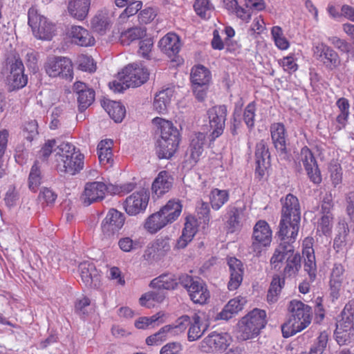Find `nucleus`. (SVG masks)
Wrapping results in <instances>:
<instances>
[{
    "instance_id": "f257e3e1",
    "label": "nucleus",
    "mask_w": 354,
    "mask_h": 354,
    "mask_svg": "<svg viewBox=\"0 0 354 354\" xmlns=\"http://www.w3.org/2000/svg\"><path fill=\"white\" fill-rule=\"evenodd\" d=\"M83 154L69 142H61L55 149V168L60 174L75 175L84 167Z\"/></svg>"
},
{
    "instance_id": "f03ea898",
    "label": "nucleus",
    "mask_w": 354,
    "mask_h": 354,
    "mask_svg": "<svg viewBox=\"0 0 354 354\" xmlns=\"http://www.w3.org/2000/svg\"><path fill=\"white\" fill-rule=\"evenodd\" d=\"M152 122L158 127L160 133V138L156 147L157 154L159 158L169 159L173 156L178 147L179 132L169 120L157 117L153 119Z\"/></svg>"
},
{
    "instance_id": "7ed1b4c3",
    "label": "nucleus",
    "mask_w": 354,
    "mask_h": 354,
    "mask_svg": "<svg viewBox=\"0 0 354 354\" xmlns=\"http://www.w3.org/2000/svg\"><path fill=\"white\" fill-rule=\"evenodd\" d=\"M149 73L143 66L131 64L118 73L117 79L109 82L110 89L114 92L121 93L130 87H138L149 79Z\"/></svg>"
},
{
    "instance_id": "20e7f679",
    "label": "nucleus",
    "mask_w": 354,
    "mask_h": 354,
    "mask_svg": "<svg viewBox=\"0 0 354 354\" xmlns=\"http://www.w3.org/2000/svg\"><path fill=\"white\" fill-rule=\"evenodd\" d=\"M290 314L288 319L281 326L283 336L290 337L301 331L310 324V306L301 301L293 299L288 304Z\"/></svg>"
},
{
    "instance_id": "39448f33",
    "label": "nucleus",
    "mask_w": 354,
    "mask_h": 354,
    "mask_svg": "<svg viewBox=\"0 0 354 354\" xmlns=\"http://www.w3.org/2000/svg\"><path fill=\"white\" fill-rule=\"evenodd\" d=\"M266 313L255 308L244 316L238 324L236 337L244 341L257 336L266 324Z\"/></svg>"
},
{
    "instance_id": "423d86ee",
    "label": "nucleus",
    "mask_w": 354,
    "mask_h": 354,
    "mask_svg": "<svg viewBox=\"0 0 354 354\" xmlns=\"http://www.w3.org/2000/svg\"><path fill=\"white\" fill-rule=\"evenodd\" d=\"M28 25L37 39L46 41L52 39L56 31V26L54 23L40 15L37 10L33 7L28 10Z\"/></svg>"
},
{
    "instance_id": "0eeeda50",
    "label": "nucleus",
    "mask_w": 354,
    "mask_h": 354,
    "mask_svg": "<svg viewBox=\"0 0 354 354\" xmlns=\"http://www.w3.org/2000/svg\"><path fill=\"white\" fill-rule=\"evenodd\" d=\"M272 230L268 223L259 220L253 227L252 236L251 252L255 256L261 255L263 250L270 245L272 241Z\"/></svg>"
},
{
    "instance_id": "6e6552de",
    "label": "nucleus",
    "mask_w": 354,
    "mask_h": 354,
    "mask_svg": "<svg viewBox=\"0 0 354 354\" xmlns=\"http://www.w3.org/2000/svg\"><path fill=\"white\" fill-rule=\"evenodd\" d=\"M180 283L187 290L191 300L195 304H204L210 297L206 284L199 279L186 275L180 278Z\"/></svg>"
},
{
    "instance_id": "1a4fd4ad",
    "label": "nucleus",
    "mask_w": 354,
    "mask_h": 354,
    "mask_svg": "<svg viewBox=\"0 0 354 354\" xmlns=\"http://www.w3.org/2000/svg\"><path fill=\"white\" fill-rule=\"evenodd\" d=\"M46 73L52 77H59L71 80L73 77L72 62L62 57H50L44 64Z\"/></svg>"
},
{
    "instance_id": "9d476101",
    "label": "nucleus",
    "mask_w": 354,
    "mask_h": 354,
    "mask_svg": "<svg viewBox=\"0 0 354 354\" xmlns=\"http://www.w3.org/2000/svg\"><path fill=\"white\" fill-rule=\"evenodd\" d=\"M313 57L329 71L336 70L342 62L338 53L324 43L314 44Z\"/></svg>"
},
{
    "instance_id": "9b49d317",
    "label": "nucleus",
    "mask_w": 354,
    "mask_h": 354,
    "mask_svg": "<svg viewBox=\"0 0 354 354\" xmlns=\"http://www.w3.org/2000/svg\"><path fill=\"white\" fill-rule=\"evenodd\" d=\"M125 216L115 209H111L101 223L102 239L112 238L124 225Z\"/></svg>"
},
{
    "instance_id": "f8f14e48",
    "label": "nucleus",
    "mask_w": 354,
    "mask_h": 354,
    "mask_svg": "<svg viewBox=\"0 0 354 354\" xmlns=\"http://www.w3.org/2000/svg\"><path fill=\"white\" fill-rule=\"evenodd\" d=\"M209 123L212 130V140L219 137L223 132L227 116V107L225 105L215 106L207 111Z\"/></svg>"
},
{
    "instance_id": "ddd939ff",
    "label": "nucleus",
    "mask_w": 354,
    "mask_h": 354,
    "mask_svg": "<svg viewBox=\"0 0 354 354\" xmlns=\"http://www.w3.org/2000/svg\"><path fill=\"white\" fill-rule=\"evenodd\" d=\"M149 200V195L146 190L141 189L133 192L124 203L125 212L130 216H136L143 212L147 207Z\"/></svg>"
},
{
    "instance_id": "4468645a",
    "label": "nucleus",
    "mask_w": 354,
    "mask_h": 354,
    "mask_svg": "<svg viewBox=\"0 0 354 354\" xmlns=\"http://www.w3.org/2000/svg\"><path fill=\"white\" fill-rule=\"evenodd\" d=\"M107 191V185L103 182L94 181L86 183L81 195L82 203L88 206L93 203L103 200Z\"/></svg>"
},
{
    "instance_id": "2eb2a0df",
    "label": "nucleus",
    "mask_w": 354,
    "mask_h": 354,
    "mask_svg": "<svg viewBox=\"0 0 354 354\" xmlns=\"http://www.w3.org/2000/svg\"><path fill=\"white\" fill-rule=\"evenodd\" d=\"M230 342L228 334L212 332L201 342V348L205 353L223 351L230 345Z\"/></svg>"
},
{
    "instance_id": "dca6fc26",
    "label": "nucleus",
    "mask_w": 354,
    "mask_h": 354,
    "mask_svg": "<svg viewBox=\"0 0 354 354\" xmlns=\"http://www.w3.org/2000/svg\"><path fill=\"white\" fill-rule=\"evenodd\" d=\"M270 152L268 144L264 140L257 143L255 147V177L262 179L270 166Z\"/></svg>"
},
{
    "instance_id": "f3484780",
    "label": "nucleus",
    "mask_w": 354,
    "mask_h": 354,
    "mask_svg": "<svg viewBox=\"0 0 354 354\" xmlns=\"http://www.w3.org/2000/svg\"><path fill=\"white\" fill-rule=\"evenodd\" d=\"M281 201L282 203V224L288 221L287 219H293L295 222H300L301 209L297 198L288 194L284 199L281 198Z\"/></svg>"
},
{
    "instance_id": "a211bd4d",
    "label": "nucleus",
    "mask_w": 354,
    "mask_h": 354,
    "mask_svg": "<svg viewBox=\"0 0 354 354\" xmlns=\"http://www.w3.org/2000/svg\"><path fill=\"white\" fill-rule=\"evenodd\" d=\"M270 134L273 145L281 158L288 157L286 137L287 133L283 124L277 122L271 124Z\"/></svg>"
},
{
    "instance_id": "6ab92c4d",
    "label": "nucleus",
    "mask_w": 354,
    "mask_h": 354,
    "mask_svg": "<svg viewBox=\"0 0 354 354\" xmlns=\"http://www.w3.org/2000/svg\"><path fill=\"white\" fill-rule=\"evenodd\" d=\"M79 271L82 282L91 288H98L101 285L100 272L95 266L89 261H84L79 265Z\"/></svg>"
},
{
    "instance_id": "aec40b11",
    "label": "nucleus",
    "mask_w": 354,
    "mask_h": 354,
    "mask_svg": "<svg viewBox=\"0 0 354 354\" xmlns=\"http://www.w3.org/2000/svg\"><path fill=\"white\" fill-rule=\"evenodd\" d=\"M227 263L229 267L230 280L227 288L230 290H236L243 281L244 274L243 263L236 257H228Z\"/></svg>"
},
{
    "instance_id": "412c9836",
    "label": "nucleus",
    "mask_w": 354,
    "mask_h": 354,
    "mask_svg": "<svg viewBox=\"0 0 354 354\" xmlns=\"http://www.w3.org/2000/svg\"><path fill=\"white\" fill-rule=\"evenodd\" d=\"M353 322L351 317H342L339 319L336 324L335 337L339 345H344L349 343L353 337Z\"/></svg>"
},
{
    "instance_id": "4be33fe9",
    "label": "nucleus",
    "mask_w": 354,
    "mask_h": 354,
    "mask_svg": "<svg viewBox=\"0 0 354 354\" xmlns=\"http://www.w3.org/2000/svg\"><path fill=\"white\" fill-rule=\"evenodd\" d=\"M225 227L227 233L239 232L242 228L241 219L243 209L235 205H229L226 209Z\"/></svg>"
},
{
    "instance_id": "5701e85b",
    "label": "nucleus",
    "mask_w": 354,
    "mask_h": 354,
    "mask_svg": "<svg viewBox=\"0 0 354 354\" xmlns=\"http://www.w3.org/2000/svg\"><path fill=\"white\" fill-rule=\"evenodd\" d=\"M24 64L21 60L17 59L11 65L8 84L12 90L19 89L26 85L28 78L24 74Z\"/></svg>"
},
{
    "instance_id": "b1692460",
    "label": "nucleus",
    "mask_w": 354,
    "mask_h": 354,
    "mask_svg": "<svg viewBox=\"0 0 354 354\" xmlns=\"http://www.w3.org/2000/svg\"><path fill=\"white\" fill-rule=\"evenodd\" d=\"M73 43L80 46H91L95 44V39L86 28L80 26H73L68 32Z\"/></svg>"
},
{
    "instance_id": "393cba45",
    "label": "nucleus",
    "mask_w": 354,
    "mask_h": 354,
    "mask_svg": "<svg viewBox=\"0 0 354 354\" xmlns=\"http://www.w3.org/2000/svg\"><path fill=\"white\" fill-rule=\"evenodd\" d=\"M287 220L288 221L282 224V217L281 216L279 226V230L278 233L282 242L287 241L291 244V243H293L295 241L297 236L300 222H295L293 221V219Z\"/></svg>"
},
{
    "instance_id": "a878e982",
    "label": "nucleus",
    "mask_w": 354,
    "mask_h": 354,
    "mask_svg": "<svg viewBox=\"0 0 354 354\" xmlns=\"http://www.w3.org/2000/svg\"><path fill=\"white\" fill-rule=\"evenodd\" d=\"M159 47L169 57L175 56L180 49L179 37L177 35L169 32L160 40Z\"/></svg>"
},
{
    "instance_id": "bb28decb",
    "label": "nucleus",
    "mask_w": 354,
    "mask_h": 354,
    "mask_svg": "<svg viewBox=\"0 0 354 354\" xmlns=\"http://www.w3.org/2000/svg\"><path fill=\"white\" fill-rule=\"evenodd\" d=\"M172 184L173 178L169 175L167 171H162L152 183V193L157 196V197H160L169 192L172 187Z\"/></svg>"
},
{
    "instance_id": "cd10ccee",
    "label": "nucleus",
    "mask_w": 354,
    "mask_h": 354,
    "mask_svg": "<svg viewBox=\"0 0 354 354\" xmlns=\"http://www.w3.org/2000/svg\"><path fill=\"white\" fill-rule=\"evenodd\" d=\"M197 232V221L193 216L186 218L181 236L177 241L176 247L184 248L190 242Z\"/></svg>"
},
{
    "instance_id": "c85d7f7f",
    "label": "nucleus",
    "mask_w": 354,
    "mask_h": 354,
    "mask_svg": "<svg viewBox=\"0 0 354 354\" xmlns=\"http://www.w3.org/2000/svg\"><path fill=\"white\" fill-rule=\"evenodd\" d=\"M174 95L173 88H166L160 91L154 97L153 109L159 113H164L167 111L172 97Z\"/></svg>"
},
{
    "instance_id": "c756f323",
    "label": "nucleus",
    "mask_w": 354,
    "mask_h": 354,
    "mask_svg": "<svg viewBox=\"0 0 354 354\" xmlns=\"http://www.w3.org/2000/svg\"><path fill=\"white\" fill-rule=\"evenodd\" d=\"M91 24L95 32L104 35L113 24L112 17L106 12L100 11L94 16Z\"/></svg>"
},
{
    "instance_id": "7c9ffc66",
    "label": "nucleus",
    "mask_w": 354,
    "mask_h": 354,
    "mask_svg": "<svg viewBox=\"0 0 354 354\" xmlns=\"http://www.w3.org/2000/svg\"><path fill=\"white\" fill-rule=\"evenodd\" d=\"M245 303V298L241 296L230 299L218 314L219 319L224 320L231 319L243 309Z\"/></svg>"
},
{
    "instance_id": "2f4dec72",
    "label": "nucleus",
    "mask_w": 354,
    "mask_h": 354,
    "mask_svg": "<svg viewBox=\"0 0 354 354\" xmlns=\"http://www.w3.org/2000/svg\"><path fill=\"white\" fill-rule=\"evenodd\" d=\"M205 136L203 133H195L191 140L189 146V161L195 165L198 160L203 151Z\"/></svg>"
},
{
    "instance_id": "473e14b6",
    "label": "nucleus",
    "mask_w": 354,
    "mask_h": 354,
    "mask_svg": "<svg viewBox=\"0 0 354 354\" xmlns=\"http://www.w3.org/2000/svg\"><path fill=\"white\" fill-rule=\"evenodd\" d=\"M344 268L342 264L335 263L333 266L330 278V288L333 298L337 299L338 297L339 291L344 279Z\"/></svg>"
},
{
    "instance_id": "72a5a7b5",
    "label": "nucleus",
    "mask_w": 354,
    "mask_h": 354,
    "mask_svg": "<svg viewBox=\"0 0 354 354\" xmlns=\"http://www.w3.org/2000/svg\"><path fill=\"white\" fill-rule=\"evenodd\" d=\"M91 0H70L68 10L70 15L78 19L83 20L87 15Z\"/></svg>"
},
{
    "instance_id": "f704fd0d",
    "label": "nucleus",
    "mask_w": 354,
    "mask_h": 354,
    "mask_svg": "<svg viewBox=\"0 0 354 354\" xmlns=\"http://www.w3.org/2000/svg\"><path fill=\"white\" fill-rule=\"evenodd\" d=\"M182 212V205L178 201H169L158 212L163 216L167 224L175 221Z\"/></svg>"
},
{
    "instance_id": "c9c22d12",
    "label": "nucleus",
    "mask_w": 354,
    "mask_h": 354,
    "mask_svg": "<svg viewBox=\"0 0 354 354\" xmlns=\"http://www.w3.org/2000/svg\"><path fill=\"white\" fill-rule=\"evenodd\" d=\"M230 200V192L227 189H220L213 188L209 194V204L212 208L215 210H219Z\"/></svg>"
},
{
    "instance_id": "e433bc0d",
    "label": "nucleus",
    "mask_w": 354,
    "mask_h": 354,
    "mask_svg": "<svg viewBox=\"0 0 354 354\" xmlns=\"http://www.w3.org/2000/svg\"><path fill=\"white\" fill-rule=\"evenodd\" d=\"M102 106L115 122H121L125 116V107L120 102L106 100L103 102Z\"/></svg>"
},
{
    "instance_id": "4c0bfd02",
    "label": "nucleus",
    "mask_w": 354,
    "mask_h": 354,
    "mask_svg": "<svg viewBox=\"0 0 354 354\" xmlns=\"http://www.w3.org/2000/svg\"><path fill=\"white\" fill-rule=\"evenodd\" d=\"M150 287L158 290H171L177 286V281L175 276L172 274H163L153 279L150 284Z\"/></svg>"
},
{
    "instance_id": "58836bf2",
    "label": "nucleus",
    "mask_w": 354,
    "mask_h": 354,
    "mask_svg": "<svg viewBox=\"0 0 354 354\" xmlns=\"http://www.w3.org/2000/svg\"><path fill=\"white\" fill-rule=\"evenodd\" d=\"M113 141L111 140H102L97 145V151L100 163L103 165H111L113 159L112 153Z\"/></svg>"
},
{
    "instance_id": "ea45409f",
    "label": "nucleus",
    "mask_w": 354,
    "mask_h": 354,
    "mask_svg": "<svg viewBox=\"0 0 354 354\" xmlns=\"http://www.w3.org/2000/svg\"><path fill=\"white\" fill-rule=\"evenodd\" d=\"M294 247L287 241L281 242L276 248L273 256L270 259L271 264L274 265L276 268L279 263L284 259H287L288 257L292 256Z\"/></svg>"
},
{
    "instance_id": "a19ab883",
    "label": "nucleus",
    "mask_w": 354,
    "mask_h": 354,
    "mask_svg": "<svg viewBox=\"0 0 354 354\" xmlns=\"http://www.w3.org/2000/svg\"><path fill=\"white\" fill-rule=\"evenodd\" d=\"M146 35V29L136 26L127 29L121 32L119 40L122 45L128 46L135 40L144 37Z\"/></svg>"
},
{
    "instance_id": "79ce46f5",
    "label": "nucleus",
    "mask_w": 354,
    "mask_h": 354,
    "mask_svg": "<svg viewBox=\"0 0 354 354\" xmlns=\"http://www.w3.org/2000/svg\"><path fill=\"white\" fill-rule=\"evenodd\" d=\"M211 80L209 71L202 65L192 68L191 72V81L193 84L208 85Z\"/></svg>"
},
{
    "instance_id": "37998d69",
    "label": "nucleus",
    "mask_w": 354,
    "mask_h": 354,
    "mask_svg": "<svg viewBox=\"0 0 354 354\" xmlns=\"http://www.w3.org/2000/svg\"><path fill=\"white\" fill-rule=\"evenodd\" d=\"M43 174L41 165L39 161H35L32 166L28 176V183L29 189L35 192L42 182Z\"/></svg>"
},
{
    "instance_id": "c03bdc74",
    "label": "nucleus",
    "mask_w": 354,
    "mask_h": 354,
    "mask_svg": "<svg viewBox=\"0 0 354 354\" xmlns=\"http://www.w3.org/2000/svg\"><path fill=\"white\" fill-rule=\"evenodd\" d=\"M167 225L162 216L157 212L149 216L145 223V228L151 234H155Z\"/></svg>"
},
{
    "instance_id": "a18cd8bd",
    "label": "nucleus",
    "mask_w": 354,
    "mask_h": 354,
    "mask_svg": "<svg viewBox=\"0 0 354 354\" xmlns=\"http://www.w3.org/2000/svg\"><path fill=\"white\" fill-rule=\"evenodd\" d=\"M166 315L163 312H158L151 317H141L135 322V326L138 329H146L153 324L157 325L165 322Z\"/></svg>"
},
{
    "instance_id": "49530a36",
    "label": "nucleus",
    "mask_w": 354,
    "mask_h": 354,
    "mask_svg": "<svg viewBox=\"0 0 354 354\" xmlns=\"http://www.w3.org/2000/svg\"><path fill=\"white\" fill-rule=\"evenodd\" d=\"M189 326L187 339L189 342H194L201 338L206 330V328H201V317L196 313L192 317L191 324Z\"/></svg>"
},
{
    "instance_id": "de8ad7c7",
    "label": "nucleus",
    "mask_w": 354,
    "mask_h": 354,
    "mask_svg": "<svg viewBox=\"0 0 354 354\" xmlns=\"http://www.w3.org/2000/svg\"><path fill=\"white\" fill-rule=\"evenodd\" d=\"M331 207V201L329 199L327 202L326 201H324L322 208L327 212L326 214L324 215L321 218L318 225V230L322 231V232L324 234H328L330 232L332 227L333 216L328 212Z\"/></svg>"
},
{
    "instance_id": "09e8293b",
    "label": "nucleus",
    "mask_w": 354,
    "mask_h": 354,
    "mask_svg": "<svg viewBox=\"0 0 354 354\" xmlns=\"http://www.w3.org/2000/svg\"><path fill=\"white\" fill-rule=\"evenodd\" d=\"M118 245L124 252H132L142 248V243L138 239L133 236H124L119 239Z\"/></svg>"
},
{
    "instance_id": "8fccbe9b",
    "label": "nucleus",
    "mask_w": 354,
    "mask_h": 354,
    "mask_svg": "<svg viewBox=\"0 0 354 354\" xmlns=\"http://www.w3.org/2000/svg\"><path fill=\"white\" fill-rule=\"evenodd\" d=\"M171 337L173 336L170 333V327L166 325L162 327L157 333L147 337L146 344L147 345H160Z\"/></svg>"
},
{
    "instance_id": "3c124183",
    "label": "nucleus",
    "mask_w": 354,
    "mask_h": 354,
    "mask_svg": "<svg viewBox=\"0 0 354 354\" xmlns=\"http://www.w3.org/2000/svg\"><path fill=\"white\" fill-rule=\"evenodd\" d=\"M191 320L192 318L188 315H183L178 318L174 324L167 326L170 327V333L174 337L184 333L191 324Z\"/></svg>"
},
{
    "instance_id": "603ef678",
    "label": "nucleus",
    "mask_w": 354,
    "mask_h": 354,
    "mask_svg": "<svg viewBox=\"0 0 354 354\" xmlns=\"http://www.w3.org/2000/svg\"><path fill=\"white\" fill-rule=\"evenodd\" d=\"M194 8L199 17L203 19H209L214 8L209 0H196Z\"/></svg>"
},
{
    "instance_id": "864d4df0",
    "label": "nucleus",
    "mask_w": 354,
    "mask_h": 354,
    "mask_svg": "<svg viewBox=\"0 0 354 354\" xmlns=\"http://www.w3.org/2000/svg\"><path fill=\"white\" fill-rule=\"evenodd\" d=\"M272 37L274 41L276 46L281 50H287L290 46V43L284 37L282 28L279 26H274L271 30Z\"/></svg>"
},
{
    "instance_id": "5fc2aeb1",
    "label": "nucleus",
    "mask_w": 354,
    "mask_h": 354,
    "mask_svg": "<svg viewBox=\"0 0 354 354\" xmlns=\"http://www.w3.org/2000/svg\"><path fill=\"white\" fill-rule=\"evenodd\" d=\"M170 242L171 239L168 236L160 237L153 242L151 248L158 256H162L170 250Z\"/></svg>"
},
{
    "instance_id": "6e6d98bb",
    "label": "nucleus",
    "mask_w": 354,
    "mask_h": 354,
    "mask_svg": "<svg viewBox=\"0 0 354 354\" xmlns=\"http://www.w3.org/2000/svg\"><path fill=\"white\" fill-rule=\"evenodd\" d=\"M95 100V91L93 88H89L88 89L84 90L83 93H81L77 96L78 107L81 111L86 109L89 106L92 104Z\"/></svg>"
},
{
    "instance_id": "4d7b16f0",
    "label": "nucleus",
    "mask_w": 354,
    "mask_h": 354,
    "mask_svg": "<svg viewBox=\"0 0 354 354\" xmlns=\"http://www.w3.org/2000/svg\"><path fill=\"white\" fill-rule=\"evenodd\" d=\"M8 137L9 131L7 129L0 130V178L6 174L3 157L7 148Z\"/></svg>"
},
{
    "instance_id": "13d9d810",
    "label": "nucleus",
    "mask_w": 354,
    "mask_h": 354,
    "mask_svg": "<svg viewBox=\"0 0 354 354\" xmlns=\"http://www.w3.org/2000/svg\"><path fill=\"white\" fill-rule=\"evenodd\" d=\"M301 258L299 254L292 252V256L286 259V266L284 268V274L288 276L295 274L300 268Z\"/></svg>"
},
{
    "instance_id": "bf43d9fd",
    "label": "nucleus",
    "mask_w": 354,
    "mask_h": 354,
    "mask_svg": "<svg viewBox=\"0 0 354 354\" xmlns=\"http://www.w3.org/2000/svg\"><path fill=\"white\" fill-rule=\"evenodd\" d=\"M108 278L115 286L123 287L125 286L126 281L124 276L118 267L113 266L109 268L108 271Z\"/></svg>"
},
{
    "instance_id": "052dcab7",
    "label": "nucleus",
    "mask_w": 354,
    "mask_h": 354,
    "mask_svg": "<svg viewBox=\"0 0 354 354\" xmlns=\"http://www.w3.org/2000/svg\"><path fill=\"white\" fill-rule=\"evenodd\" d=\"M328 333L326 331L320 333L311 347V354H322L328 342Z\"/></svg>"
},
{
    "instance_id": "680f3d73",
    "label": "nucleus",
    "mask_w": 354,
    "mask_h": 354,
    "mask_svg": "<svg viewBox=\"0 0 354 354\" xmlns=\"http://www.w3.org/2000/svg\"><path fill=\"white\" fill-rule=\"evenodd\" d=\"M255 113L256 106L254 102L249 103L244 109L243 118L249 129H252L254 126Z\"/></svg>"
},
{
    "instance_id": "e2e57ef3",
    "label": "nucleus",
    "mask_w": 354,
    "mask_h": 354,
    "mask_svg": "<svg viewBox=\"0 0 354 354\" xmlns=\"http://www.w3.org/2000/svg\"><path fill=\"white\" fill-rule=\"evenodd\" d=\"M79 68L84 71L93 73L96 70V64L91 56L82 55L78 57Z\"/></svg>"
},
{
    "instance_id": "0e129e2a",
    "label": "nucleus",
    "mask_w": 354,
    "mask_h": 354,
    "mask_svg": "<svg viewBox=\"0 0 354 354\" xmlns=\"http://www.w3.org/2000/svg\"><path fill=\"white\" fill-rule=\"evenodd\" d=\"M336 105L339 109V111L340 112L339 115L337 117V120L343 123L344 121H346L349 115V109H350V104L348 102V100L344 97L339 98L337 102Z\"/></svg>"
},
{
    "instance_id": "69168bd1",
    "label": "nucleus",
    "mask_w": 354,
    "mask_h": 354,
    "mask_svg": "<svg viewBox=\"0 0 354 354\" xmlns=\"http://www.w3.org/2000/svg\"><path fill=\"white\" fill-rule=\"evenodd\" d=\"M24 59L27 67L33 73L37 72L38 70V53L35 50L30 49L26 52Z\"/></svg>"
},
{
    "instance_id": "338daca9",
    "label": "nucleus",
    "mask_w": 354,
    "mask_h": 354,
    "mask_svg": "<svg viewBox=\"0 0 354 354\" xmlns=\"http://www.w3.org/2000/svg\"><path fill=\"white\" fill-rule=\"evenodd\" d=\"M128 6L120 15V19L123 21L130 16L136 14L142 6V3L140 1H131L128 3Z\"/></svg>"
},
{
    "instance_id": "774afa93",
    "label": "nucleus",
    "mask_w": 354,
    "mask_h": 354,
    "mask_svg": "<svg viewBox=\"0 0 354 354\" xmlns=\"http://www.w3.org/2000/svg\"><path fill=\"white\" fill-rule=\"evenodd\" d=\"M183 351V345L178 342H169L163 346L160 354H180Z\"/></svg>"
}]
</instances>
